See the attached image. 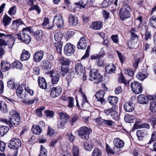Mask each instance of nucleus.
Segmentation results:
<instances>
[{"mask_svg": "<svg viewBox=\"0 0 156 156\" xmlns=\"http://www.w3.org/2000/svg\"><path fill=\"white\" fill-rule=\"evenodd\" d=\"M8 119H1V122L8 125L10 128L17 126L21 122L20 114L15 109L11 110L9 112Z\"/></svg>", "mask_w": 156, "mask_h": 156, "instance_id": "f257e3e1", "label": "nucleus"}, {"mask_svg": "<svg viewBox=\"0 0 156 156\" xmlns=\"http://www.w3.org/2000/svg\"><path fill=\"white\" fill-rule=\"evenodd\" d=\"M30 29L29 28H23L22 30V33L20 34H16V36H17V38L22 42L28 44L30 43L31 39L29 34H30Z\"/></svg>", "mask_w": 156, "mask_h": 156, "instance_id": "f03ea898", "label": "nucleus"}, {"mask_svg": "<svg viewBox=\"0 0 156 156\" xmlns=\"http://www.w3.org/2000/svg\"><path fill=\"white\" fill-rule=\"evenodd\" d=\"M124 7L122 8L119 10L120 18L123 20L128 19L131 16V9L129 5L124 4Z\"/></svg>", "mask_w": 156, "mask_h": 156, "instance_id": "7ed1b4c3", "label": "nucleus"}, {"mask_svg": "<svg viewBox=\"0 0 156 156\" xmlns=\"http://www.w3.org/2000/svg\"><path fill=\"white\" fill-rule=\"evenodd\" d=\"M78 132L79 136L80 138L86 140L88 138L89 135L92 133V130L90 128L83 126L79 128Z\"/></svg>", "mask_w": 156, "mask_h": 156, "instance_id": "20e7f679", "label": "nucleus"}, {"mask_svg": "<svg viewBox=\"0 0 156 156\" xmlns=\"http://www.w3.org/2000/svg\"><path fill=\"white\" fill-rule=\"evenodd\" d=\"M58 116L60 121H59L58 127L61 128L63 127L68 122L70 116L66 113L62 112H59Z\"/></svg>", "mask_w": 156, "mask_h": 156, "instance_id": "39448f33", "label": "nucleus"}, {"mask_svg": "<svg viewBox=\"0 0 156 156\" xmlns=\"http://www.w3.org/2000/svg\"><path fill=\"white\" fill-rule=\"evenodd\" d=\"M90 76V80L94 81V83H98L101 82L102 79V76L96 69H91Z\"/></svg>", "mask_w": 156, "mask_h": 156, "instance_id": "423d86ee", "label": "nucleus"}, {"mask_svg": "<svg viewBox=\"0 0 156 156\" xmlns=\"http://www.w3.org/2000/svg\"><path fill=\"white\" fill-rule=\"evenodd\" d=\"M156 99V95H148L147 97L143 94H140L137 97V101L140 104H146L148 103V100H154Z\"/></svg>", "mask_w": 156, "mask_h": 156, "instance_id": "0eeeda50", "label": "nucleus"}, {"mask_svg": "<svg viewBox=\"0 0 156 156\" xmlns=\"http://www.w3.org/2000/svg\"><path fill=\"white\" fill-rule=\"evenodd\" d=\"M21 145V142L18 138H14L12 139L9 141L8 146L11 149L16 150Z\"/></svg>", "mask_w": 156, "mask_h": 156, "instance_id": "6e6552de", "label": "nucleus"}, {"mask_svg": "<svg viewBox=\"0 0 156 156\" xmlns=\"http://www.w3.org/2000/svg\"><path fill=\"white\" fill-rule=\"evenodd\" d=\"M130 87L133 92L136 94L141 93L143 90L142 85L139 82H132L131 84Z\"/></svg>", "mask_w": 156, "mask_h": 156, "instance_id": "1a4fd4ad", "label": "nucleus"}, {"mask_svg": "<svg viewBox=\"0 0 156 156\" xmlns=\"http://www.w3.org/2000/svg\"><path fill=\"white\" fill-rule=\"evenodd\" d=\"M75 46L73 44L68 43L64 48L65 54L67 55L70 56L73 54L75 52Z\"/></svg>", "mask_w": 156, "mask_h": 156, "instance_id": "9d476101", "label": "nucleus"}, {"mask_svg": "<svg viewBox=\"0 0 156 156\" xmlns=\"http://www.w3.org/2000/svg\"><path fill=\"white\" fill-rule=\"evenodd\" d=\"M25 84L23 83L20 85L16 90V94L19 98H24L26 97L27 94L25 92Z\"/></svg>", "mask_w": 156, "mask_h": 156, "instance_id": "9b49d317", "label": "nucleus"}, {"mask_svg": "<svg viewBox=\"0 0 156 156\" xmlns=\"http://www.w3.org/2000/svg\"><path fill=\"white\" fill-rule=\"evenodd\" d=\"M48 74L50 75L51 78V81L52 84H55L57 83L59 79V75L57 73L56 71L51 70L48 72Z\"/></svg>", "mask_w": 156, "mask_h": 156, "instance_id": "f8f14e48", "label": "nucleus"}, {"mask_svg": "<svg viewBox=\"0 0 156 156\" xmlns=\"http://www.w3.org/2000/svg\"><path fill=\"white\" fill-rule=\"evenodd\" d=\"M53 23H55L58 28L62 27L64 25L62 17L60 15H56L54 16Z\"/></svg>", "mask_w": 156, "mask_h": 156, "instance_id": "ddd939ff", "label": "nucleus"}, {"mask_svg": "<svg viewBox=\"0 0 156 156\" xmlns=\"http://www.w3.org/2000/svg\"><path fill=\"white\" fill-rule=\"evenodd\" d=\"M105 94L104 90H100L96 93L95 95L97 100L100 101L102 104H105V99L103 98Z\"/></svg>", "mask_w": 156, "mask_h": 156, "instance_id": "4468645a", "label": "nucleus"}, {"mask_svg": "<svg viewBox=\"0 0 156 156\" xmlns=\"http://www.w3.org/2000/svg\"><path fill=\"white\" fill-rule=\"evenodd\" d=\"M62 88L60 87H53L50 92L51 96L52 98L57 97L59 95Z\"/></svg>", "mask_w": 156, "mask_h": 156, "instance_id": "2eb2a0df", "label": "nucleus"}, {"mask_svg": "<svg viewBox=\"0 0 156 156\" xmlns=\"http://www.w3.org/2000/svg\"><path fill=\"white\" fill-rule=\"evenodd\" d=\"M135 105L131 101L125 102L124 105V108L126 112H130L134 109Z\"/></svg>", "mask_w": 156, "mask_h": 156, "instance_id": "dca6fc26", "label": "nucleus"}, {"mask_svg": "<svg viewBox=\"0 0 156 156\" xmlns=\"http://www.w3.org/2000/svg\"><path fill=\"white\" fill-rule=\"evenodd\" d=\"M44 54V52L41 51H38L36 52L34 56V61L37 62H40L43 58Z\"/></svg>", "mask_w": 156, "mask_h": 156, "instance_id": "f3484780", "label": "nucleus"}, {"mask_svg": "<svg viewBox=\"0 0 156 156\" xmlns=\"http://www.w3.org/2000/svg\"><path fill=\"white\" fill-rule=\"evenodd\" d=\"M87 46L86 41L84 37H81L78 43L77 48L81 49H85Z\"/></svg>", "mask_w": 156, "mask_h": 156, "instance_id": "a211bd4d", "label": "nucleus"}, {"mask_svg": "<svg viewBox=\"0 0 156 156\" xmlns=\"http://www.w3.org/2000/svg\"><path fill=\"white\" fill-rule=\"evenodd\" d=\"M38 85L39 87L43 89H46L47 87V82L45 79L42 77L39 76L38 79Z\"/></svg>", "mask_w": 156, "mask_h": 156, "instance_id": "6ab92c4d", "label": "nucleus"}, {"mask_svg": "<svg viewBox=\"0 0 156 156\" xmlns=\"http://www.w3.org/2000/svg\"><path fill=\"white\" fill-rule=\"evenodd\" d=\"M75 68L76 72L80 75L83 73L84 71L85 67L80 62L77 63Z\"/></svg>", "mask_w": 156, "mask_h": 156, "instance_id": "aec40b11", "label": "nucleus"}, {"mask_svg": "<svg viewBox=\"0 0 156 156\" xmlns=\"http://www.w3.org/2000/svg\"><path fill=\"white\" fill-rule=\"evenodd\" d=\"M113 143L115 147L118 148L122 147L124 144V141L119 138H116L114 139Z\"/></svg>", "mask_w": 156, "mask_h": 156, "instance_id": "412c9836", "label": "nucleus"}, {"mask_svg": "<svg viewBox=\"0 0 156 156\" xmlns=\"http://www.w3.org/2000/svg\"><path fill=\"white\" fill-rule=\"evenodd\" d=\"M30 56V54L29 52L24 49L23 50L22 54L20 56L21 61H25L28 60Z\"/></svg>", "mask_w": 156, "mask_h": 156, "instance_id": "4be33fe9", "label": "nucleus"}, {"mask_svg": "<svg viewBox=\"0 0 156 156\" xmlns=\"http://www.w3.org/2000/svg\"><path fill=\"white\" fill-rule=\"evenodd\" d=\"M148 76V73L144 71L138 73L136 76L137 78L141 81H143L144 79L146 78Z\"/></svg>", "mask_w": 156, "mask_h": 156, "instance_id": "5701e85b", "label": "nucleus"}, {"mask_svg": "<svg viewBox=\"0 0 156 156\" xmlns=\"http://www.w3.org/2000/svg\"><path fill=\"white\" fill-rule=\"evenodd\" d=\"M31 130L33 133L36 135L40 134L42 131V129L38 125H33L32 127Z\"/></svg>", "mask_w": 156, "mask_h": 156, "instance_id": "b1692460", "label": "nucleus"}, {"mask_svg": "<svg viewBox=\"0 0 156 156\" xmlns=\"http://www.w3.org/2000/svg\"><path fill=\"white\" fill-rule=\"evenodd\" d=\"M42 25L43 27H46L47 29H51L53 27V24H49V19L47 18H44Z\"/></svg>", "mask_w": 156, "mask_h": 156, "instance_id": "393cba45", "label": "nucleus"}, {"mask_svg": "<svg viewBox=\"0 0 156 156\" xmlns=\"http://www.w3.org/2000/svg\"><path fill=\"white\" fill-rule=\"evenodd\" d=\"M1 65L2 69L4 71H8L10 67V64L6 61H2Z\"/></svg>", "mask_w": 156, "mask_h": 156, "instance_id": "a878e982", "label": "nucleus"}, {"mask_svg": "<svg viewBox=\"0 0 156 156\" xmlns=\"http://www.w3.org/2000/svg\"><path fill=\"white\" fill-rule=\"evenodd\" d=\"M93 29L98 30L102 27V23L101 21H96L93 23L91 26Z\"/></svg>", "mask_w": 156, "mask_h": 156, "instance_id": "bb28decb", "label": "nucleus"}, {"mask_svg": "<svg viewBox=\"0 0 156 156\" xmlns=\"http://www.w3.org/2000/svg\"><path fill=\"white\" fill-rule=\"evenodd\" d=\"M116 69V67L113 64H109L105 67V71L108 73H111L114 71Z\"/></svg>", "mask_w": 156, "mask_h": 156, "instance_id": "cd10ccee", "label": "nucleus"}, {"mask_svg": "<svg viewBox=\"0 0 156 156\" xmlns=\"http://www.w3.org/2000/svg\"><path fill=\"white\" fill-rule=\"evenodd\" d=\"M60 63L62 64V66H68L71 62V61L67 58L62 57L59 59Z\"/></svg>", "mask_w": 156, "mask_h": 156, "instance_id": "c85d7f7f", "label": "nucleus"}, {"mask_svg": "<svg viewBox=\"0 0 156 156\" xmlns=\"http://www.w3.org/2000/svg\"><path fill=\"white\" fill-rule=\"evenodd\" d=\"M69 22L73 26H76L78 23L77 17L71 14L69 16Z\"/></svg>", "mask_w": 156, "mask_h": 156, "instance_id": "c756f323", "label": "nucleus"}, {"mask_svg": "<svg viewBox=\"0 0 156 156\" xmlns=\"http://www.w3.org/2000/svg\"><path fill=\"white\" fill-rule=\"evenodd\" d=\"M12 19L7 15H5L3 18L2 22L4 26L6 27L11 23Z\"/></svg>", "mask_w": 156, "mask_h": 156, "instance_id": "7c9ffc66", "label": "nucleus"}, {"mask_svg": "<svg viewBox=\"0 0 156 156\" xmlns=\"http://www.w3.org/2000/svg\"><path fill=\"white\" fill-rule=\"evenodd\" d=\"M108 102L113 106H115L118 101V98L116 97L109 96L108 99Z\"/></svg>", "mask_w": 156, "mask_h": 156, "instance_id": "2f4dec72", "label": "nucleus"}, {"mask_svg": "<svg viewBox=\"0 0 156 156\" xmlns=\"http://www.w3.org/2000/svg\"><path fill=\"white\" fill-rule=\"evenodd\" d=\"M9 128L6 126L0 125V136H3L7 133Z\"/></svg>", "mask_w": 156, "mask_h": 156, "instance_id": "473e14b6", "label": "nucleus"}, {"mask_svg": "<svg viewBox=\"0 0 156 156\" xmlns=\"http://www.w3.org/2000/svg\"><path fill=\"white\" fill-rule=\"evenodd\" d=\"M0 110L2 113H7L9 111L6 103L4 102L0 101Z\"/></svg>", "mask_w": 156, "mask_h": 156, "instance_id": "72a5a7b5", "label": "nucleus"}, {"mask_svg": "<svg viewBox=\"0 0 156 156\" xmlns=\"http://www.w3.org/2000/svg\"><path fill=\"white\" fill-rule=\"evenodd\" d=\"M125 121L128 123H133L135 119V117L132 115H127L124 117Z\"/></svg>", "mask_w": 156, "mask_h": 156, "instance_id": "f704fd0d", "label": "nucleus"}, {"mask_svg": "<svg viewBox=\"0 0 156 156\" xmlns=\"http://www.w3.org/2000/svg\"><path fill=\"white\" fill-rule=\"evenodd\" d=\"M150 109L152 113H156V101H152L150 102Z\"/></svg>", "mask_w": 156, "mask_h": 156, "instance_id": "c9c22d12", "label": "nucleus"}, {"mask_svg": "<svg viewBox=\"0 0 156 156\" xmlns=\"http://www.w3.org/2000/svg\"><path fill=\"white\" fill-rule=\"evenodd\" d=\"M84 147L86 150L88 151H91L92 148L91 141L89 140L87 141L84 144Z\"/></svg>", "mask_w": 156, "mask_h": 156, "instance_id": "e433bc0d", "label": "nucleus"}, {"mask_svg": "<svg viewBox=\"0 0 156 156\" xmlns=\"http://www.w3.org/2000/svg\"><path fill=\"white\" fill-rule=\"evenodd\" d=\"M62 37L63 35L60 32H56L54 35L55 39L57 42H61Z\"/></svg>", "mask_w": 156, "mask_h": 156, "instance_id": "4c0bfd02", "label": "nucleus"}, {"mask_svg": "<svg viewBox=\"0 0 156 156\" xmlns=\"http://www.w3.org/2000/svg\"><path fill=\"white\" fill-rule=\"evenodd\" d=\"M75 4L77 8L80 9L85 8L86 6L83 0H80L78 2L75 3Z\"/></svg>", "mask_w": 156, "mask_h": 156, "instance_id": "58836bf2", "label": "nucleus"}, {"mask_svg": "<svg viewBox=\"0 0 156 156\" xmlns=\"http://www.w3.org/2000/svg\"><path fill=\"white\" fill-rule=\"evenodd\" d=\"M42 66L44 67V69L47 70L50 69L51 67V64L48 60H44L43 61Z\"/></svg>", "mask_w": 156, "mask_h": 156, "instance_id": "ea45409f", "label": "nucleus"}, {"mask_svg": "<svg viewBox=\"0 0 156 156\" xmlns=\"http://www.w3.org/2000/svg\"><path fill=\"white\" fill-rule=\"evenodd\" d=\"M150 24L151 26L156 28V17L153 16L149 20Z\"/></svg>", "mask_w": 156, "mask_h": 156, "instance_id": "a19ab883", "label": "nucleus"}, {"mask_svg": "<svg viewBox=\"0 0 156 156\" xmlns=\"http://www.w3.org/2000/svg\"><path fill=\"white\" fill-rule=\"evenodd\" d=\"M61 72H60L61 75L64 76L68 73L69 69L67 66H61Z\"/></svg>", "mask_w": 156, "mask_h": 156, "instance_id": "79ce46f5", "label": "nucleus"}, {"mask_svg": "<svg viewBox=\"0 0 156 156\" xmlns=\"http://www.w3.org/2000/svg\"><path fill=\"white\" fill-rule=\"evenodd\" d=\"M10 38V40L7 42V45L8 46V48L11 49L13 45L14 44L15 41V39L14 38H12V36L11 35V36H9Z\"/></svg>", "mask_w": 156, "mask_h": 156, "instance_id": "37998d69", "label": "nucleus"}, {"mask_svg": "<svg viewBox=\"0 0 156 156\" xmlns=\"http://www.w3.org/2000/svg\"><path fill=\"white\" fill-rule=\"evenodd\" d=\"M147 122L151 123L154 127L156 125V118L154 117L150 118L147 119Z\"/></svg>", "mask_w": 156, "mask_h": 156, "instance_id": "c03bdc74", "label": "nucleus"}, {"mask_svg": "<svg viewBox=\"0 0 156 156\" xmlns=\"http://www.w3.org/2000/svg\"><path fill=\"white\" fill-rule=\"evenodd\" d=\"M103 119L101 117H98L94 119V121L96 123V125L98 127L101 126L103 123Z\"/></svg>", "mask_w": 156, "mask_h": 156, "instance_id": "a18cd8bd", "label": "nucleus"}, {"mask_svg": "<svg viewBox=\"0 0 156 156\" xmlns=\"http://www.w3.org/2000/svg\"><path fill=\"white\" fill-rule=\"evenodd\" d=\"M41 147L40 154L39 156H47V151L46 150L42 145L41 146Z\"/></svg>", "mask_w": 156, "mask_h": 156, "instance_id": "49530a36", "label": "nucleus"}, {"mask_svg": "<svg viewBox=\"0 0 156 156\" xmlns=\"http://www.w3.org/2000/svg\"><path fill=\"white\" fill-rule=\"evenodd\" d=\"M101 151L98 148H95L93 151L91 156H101Z\"/></svg>", "mask_w": 156, "mask_h": 156, "instance_id": "de8ad7c7", "label": "nucleus"}, {"mask_svg": "<svg viewBox=\"0 0 156 156\" xmlns=\"http://www.w3.org/2000/svg\"><path fill=\"white\" fill-rule=\"evenodd\" d=\"M55 44L56 51L58 53L60 54L61 53L62 51V44L61 42L56 43Z\"/></svg>", "mask_w": 156, "mask_h": 156, "instance_id": "09e8293b", "label": "nucleus"}, {"mask_svg": "<svg viewBox=\"0 0 156 156\" xmlns=\"http://www.w3.org/2000/svg\"><path fill=\"white\" fill-rule=\"evenodd\" d=\"M34 10L36 11L38 14H39L41 12V9L38 5H33L29 9V11H32Z\"/></svg>", "mask_w": 156, "mask_h": 156, "instance_id": "8fccbe9b", "label": "nucleus"}, {"mask_svg": "<svg viewBox=\"0 0 156 156\" xmlns=\"http://www.w3.org/2000/svg\"><path fill=\"white\" fill-rule=\"evenodd\" d=\"M113 1V0H104L102 3L103 7L104 8L110 5Z\"/></svg>", "mask_w": 156, "mask_h": 156, "instance_id": "3c124183", "label": "nucleus"}, {"mask_svg": "<svg viewBox=\"0 0 156 156\" xmlns=\"http://www.w3.org/2000/svg\"><path fill=\"white\" fill-rule=\"evenodd\" d=\"M116 107L115 106H113L111 108L104 110V112L107 115L112 113V112L115 110Z\"/></svg>", "mask_w": 156, "mask_h": 156, "instance_id": "603ef678", "label": "nucleus"}, {"mask_svg": "<svg viewBox=\"0 0 156 156\" xmlns=\"http://www.w3.org/2000/svg\"><path fill=\"white\" fill-rule=\"evenodd\" d=\"M22 21L21 19H19L14 20L12 23V25L14 27H18L22 24Z\"/></svg>", "mask_w": 156, "mask_h": 156, "instance_id": "864d4df0", "label": "nucleus"}, {"mask_svg": "<svg viewBox=\"0 0 156 156\" xmlns=\"http://www.w3.org/2000/svg\"><path fill=\"white\" fill-rule=\"evenodd\" d=\"M74 99L73 98L68 97V106L69 108H72L74 106L73 102Z\"/></svg>", "mask_w": 156, "mask_h": 156, "instance_id": "5fc2aeb1", "label": "nucleus"}, {"mask_svg": "<svg viewBox=\"0 0 156 156\" xmlns=\"http://www.w3.org/2000/svg\"><path fill=\"white\" fill-rule=\"evenodd\" d=\"M16 12V7L13 6L11 7L8 11L9 14L10 15H13L15 14Z\"/></svg>", "mask_w": 156, "mask_h": 156, "instance_id": "6e6d98bb", "label": "nucleus"}, {"mask_svg": "<svg viewBox=\"0 0 156 156\" xmlns=\"http://www.w3.org/2000/svg\"><path fill=\"white\" fill-rule=\"evenodd\" d=\"M73 156H79V148L77 146L73 147Z\"/></svg>", "mask_w": 156, "mask_h": 156, "instance_id": "4d7b16f0", "label": "nucleus"}, {"mask_svg": "<svg viewBox=\"0 0 156 156\" xmlns=\"http://www.w3.org/2000/svg\"><path fill=\"white\" fill-rule=\"evenodd\" d=\"M44 109V107H41L36 110V113L39 116H41L42 115V111Z\"/></svg>", "mask_w": 156, "mask_h": 156, "instance_id": "13d9d810", "label": "nucleus"}, {"mask_svg": "<svg viewBox=\"0 0 156 156\" xmlns=\"http://www.w3.org/2000/svg\"><path fill=\"white\" fill-rule=\"evenodd\" d=\"M112 117L115 120H117L119 117V114L117 112L114 111L111 114Z\"/></svg>", "mask_w": 156, "mask_h": 156, "instance_id": "bf43d9fd", "label": "nucleus"}, {"mask_svg": "<svg viewBox=\"0 0 156 156\" xmlns=\"http://www.w3.org/2000/svg\"><path fill=\"white\" fill-rule=\"evenodd\" d=\"M44 113L47 117H53L54 115V112L53 111L49 110H46L44 112Z\"/></svg>", "mask_w": 156, "mask_h": 156, "instance_id": "052dcab7", "label": "nucleus"}, {"mask_svg": "<svg viewBox=\"0 0 156 156\" xmlns=\"http://www.w3.org/2000/svg\"><path fill=\"white\" fill-rule=\"evenodd\" d=\"M90 50V47L89 46H88L87 49L86 50V53L82 58V59H84L87 58L89 55V53Z\"/></svg>", "mask_w": 156, "mask_h": 156, "instance_id": "680f3d73", "label": "nucleus"}, {"mask_svg": "<svg viewBox=\"0 0 156 156\" xmlns=\"http://www.w3.org/2000/svg\"><path fill=\"white\" fill-rule=\"evenodd\" d=\"M136 135L139 140H142L144 133L141 130L137 131Z\"/></svg>", "mask_w": 156, "mask_h": 156, "instance_id": "e2e57ef3", "label": "nucleus"}, {"mask_svg": "<svg viewBox=\"0 0 156 156\" xmlns=\"http://www.w3.org/2000/svg\"><path fill=\"white\" fill-rule=\"evenodd\" d=\"M7 86L11 89L14 88L15 86L14 81L12 80H9L7 82Z\"/></svg>", "mask_w": 156, "mask_h": 156, "instance_id": "0e129e2a", "label": "nucleus"}, {"mask_svg": "<svg viewBox=\"0 0 156 156\" xmlns=\"http://www.w3.org/2000/svg\"><path fill=\"white\" fill-rule=\"evenodd\" d=\"M102 13L105 20L108 19L109 16V13L108 12L106 11L105 10H103L102 11Z\"/></svg>", "mask_w": 156, "mask_h": 156, "instance_id": "69168bd1", "label": "nucleus"}, {"mask_svg": "<svg viewBox=\"0 0 156 156\" xmlns=\"http://www.w3.org/2000/svg\"><path fill=\"white\" fill-rule=\"evenodd\" d=\"M13 65L15 66L16 68L19 69H21L22 68L23 66L20 62L18 61L13 63Z\"/></svg>", "mask_w": 156, "mask_h": 156, "instance_id": "338daca9", "label": "nucleus"}, {"mask_svg": "<svg viewBox=\"0 0 156 156\" xmlns=\"http://www.w3.org/2000/svg\"><path fill=\"white\" fill-rule=\"evenodd\" d=\"M124 72L125 73L128 74L130 76H133L134 74L133 71L130 69H125Z\"/></svg>", "mask_w": 156, "mask_h": 156, "instance_id": "774afa93", "label": "nucleus"}]
</instances>
